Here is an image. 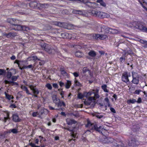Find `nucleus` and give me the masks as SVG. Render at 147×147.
Wrapping results in <instances>:
<instances>
[{
  "label": "nucleus",
  "instance_id": "obj_1",
  "mask_svg": "<svg viewBox=\"0 0 147 147\" xmlns=\"http://www.w3.org/2000/svg\"><path fill=\"white\" fill-rule=\"evenodd\" d=\"M99 90L98 89L92 90V91L90 92L87 94L88 96H92L89 97L88 100L84 101V103L87 105H90L91 102H95L96 99L99 98L98 94Z\"/></svg>",
  "mask_w": 147,
  "mask_h": 147
},
{
  "label": "nucleus",
  "instance_id": "obj_2",
  "mask_svg": "<svg viewBox=\"0 0 147 147\" xmlns=\"http://www.w3.org/2000/svg\"><path fill=\"white\" fill-rule=\"evenodd\" d=\"M86 127L90 128V130H88L87 131L92 132L93 130H95L99 133H102V131H103V128L102 126H99L98 127L97 125L95 124L92 123L89 121H87V124L85 125Z\"/></svg>",
  "mask_w": 147,
  "mask_h": 147
},
{
  "label": "nucleus",
  "instance_id": "obj_3",
  "mask_svg": "<svg viewBox=\"0 0 147 147\" xmlns=\"http://www.w3.org/2000/svg\"><path fill=\"white\" fill-rule=\"evenodd\" d=\"M41 47L42 49L48 53L49 54H54L55 53H58L59 52L57 48L53 49L51 46L46 43H42L41 45Z\"/></svg>",
  "mask_w": 147,
  "mask_h": 147
},
{
  "label": "nucleus",
  "instance_id": "obj_4",
  "mask_svg": "<svg viewBox=\"0 0 147 147\" xmlns=\"http://www.w3.org/2000/svg\"><path fill=\"white\" fill-rule=\"evenodd\" d=\"M100 28L101 29L100 31L101 32H105L107 33H110L113 34L118 33L119 32V31L116 29L107 27L104 26H100Z\"/></svg>",
  "mask_w": 147,
  "mask_h": 147
},
{
  "label": "nucleus",
  "instance_id": "obj_5",
  "mask_svg": "<svg viewBox=\"0 0 147 147\" xmlns=\"http://www.w3.org/2000/svg\"><path fill=\"white\" fill-rule=\"evenodd\" d=\"M132 76L133 78L132 82V83L137 85L138 84L139 82V75L138 73L132 72Z\"/></svg>",
  "mask_w": 147,
  "mask_h": 147
},
{
  "label": "nucleus",
  "instance_id": "obj_6",
  "mask_svg": "<svg viewBox=\"0 0 147 147\" xmlns=\"http://www.w3.org/2000/svg\"><path fill=\"white\" fill-rule=\"evenodd\" d=\"M136 27L142 31L147 32V28L146 27L144 24L142 22H138L136 23Z\"/></svg>",
  "mask_w": 147,
  "mask_h": 147
},
{
  "label": "nucleus",
  "instance_id": "obj_7",
  "mask_svg": "<svg viewBox=\"0 0 147 147\" xmlns=\"http://www.w3.org/2000/svg\"><path fill=\"white\" fill-rule=\"evenodd\" d=\"M130 76L129 73L125 72L122 74L121 77L122 80L123 82L127 83L129 82L128 77Z\"/></svg>",
  "mask_w": 147,
  "mask_h": 147
},
{
  "label": "nucleus",
  "instance_id": "obj_8",
  "mask_svg": "<svg viewBox=\"0 0 147 147\" xmlns=\"http://www.w3.org/2000/svg\"><path fill=\"white\" fill-rule=\"evenodd\" d=\"M29 86L30 90L32 91L33 94L32 95L34 97H37V95L39 94V91L36 88V86L30 85Z\"/></svg>",
  "mask_w": 147,
  "mask_h": 147
},
{
  "label": "nucleus",
  "instance_id": "obj_9",
  "mask_svg": "<svg viewBox=\"0 0 147 147\" xmlns=\"http://www.w3.org/2000/svg\"><path fill=\"white\" fill-rule=\"evenodd\" d=\"M140 144L139 142L136 139L134 138H131L128 143L129 146H135Z\"/></svg>",
  "mask_w": 147,
  "mask_h": 147
},
{
  "label": "nucleus",
  "instance_id": "obj_10",
  "mask_svg": "<svg viewBox=\"0 0 147 147\" xmlns=\"http://www.w3.org/2000/svg\"><path fill=\"white\" fill-rule=\"evenodd\" d=\"M94 39L96 40L101 39L104 40L106 39L107 36L105 34H94L93 35Z\"/></svg>",
  "mask_w": 147,
  "mask_h": 147
},
{
  "label": "nucleus",
  "instance_id": "obj_11",
  "mask_svg": "<svg viewBox=\"0 0 147 147\" xmlns=\"http://www.w3.org/2000/svg\"><path fill=\"white\" fill-rule=\"evenodd\" d=\"M109 15L106 13L100 12L97 10V17H98L104 18H108L109 16Z\"/></svg>",
  "mask_w": 147,
  "mask_h": 147
},
{
  "label": "nucleus",
  "instance_id": "obj_12",
  "mask_svg": "<svg viewBox=\"0 0 147 147\" xmlns=\"http://www.w3.org/2000/svg\"><path fill=\"white\" fill-rule=\"evenodd\" d=\"M90 71L89 69L87 67H84L82 69V75L88 76L90 74Z\"/></svg>",
  "mask_w": 147,
  "mask_h": 147
},
{
  "label": "nucleus",
  "instance_id": "obj_13",
  "mask_svg": "<svg viewBox=\"0 0 147 147\" xmlns=\"http://www.w3.org/2000/svg\"><path fill=\"white\" fill-rule=\"evenodd\" d=\"M67 124L68 125H71L72 124H75L77 122L74 119H71L69 118H67L66 120Z\"/></svg>",
  "mask_w": 147,
  "mask_h": 147
},
{
  "label": "nucleus",
  "instance_id": "obj_14",
  "mask_svg": "<svg viewBox=\"0 0 147 147\" xmlns=\"http://www.w3.org/2000/svg\"><path fill=\"white\" fill-rule=\"evenodd\" d=\"M13 120L15 122H18L20 121L18 116L17 114H13L12 116Z\"/></svg>",
  "mask_w": 147,
  "mask_h": 147
},
{
  "label": "nucleus",
  "instance_id": "obj_15",
  "mask_svg": "<svg viewBox=\"0 0 147 147\" xmlns=\"http://www.w3.org/2000/svg\"><path fill=\"white\" fill-rule=\"evenodd\" d=\"M38 3H37L35 1L32 2L29 4L30 6L32 8H34L36 7L37 6H38Z\"/></svg>",
  "mask_w": 147,
  "mask_h": 147
},
{
  "label": "nucleus",
  "instance_id": "obj_16",
  "mask_svg": "<svg viewBox=\"0 0 147 147\" xmlns=\"http://www.w3.org/2000/svg\"><path fill=\"white\" fill-rule=\"evenodd\" d=\"M86 5L90 8H93L95 7L96 4L95 3L89 2L88 1L86 4Z\"/></svg>",
  "mask_w": 147,
  "mask_h": 147
},
{
  "label": "nucleus",
  "instance_id": "obj_17",
  "mask_svg": "<svg viewBox=\"0 0 147 147\" xmlns=\"http://www.w3.org/2000/svg\"><path fill=\"white\" fill-rule=\"evenodd\" d=\"M22 26L20 25L19 24H18L16 25V26H13V27L12 29L15 30H22Z\"/></svg>",
  "mask_w": 147,
  "mask_h": 147
},
{
  "label": "nucleus",
  "instance_id": "obj_18",
  "mask_svg": "<svg viewBox=\"0 0 147 147\" xmlns=\"http://www.w3.org/2000/svg\"><path fill=\"white\" fill-rule=\"evenodd\" d=\"M52 98L53 102L56 104L60 100L57 98V96L55 95H52Z\"/></svg>",
  "mask_w": 147,
  "mask_h": 147
},
{
  "label": "nucleus",
  "instance_id": "obj_19",
  "mask_svg": "<svg viewBox=\"0 0 147 147\" xmlns=\"http://www.w3.org/2000/svg\"><path fill=\"white\" fill-rule=\"evenodd\" d=\"M55 105H57L58 107H61L62 106H63L64 107L65 106V103L63 101H60V100H59V101L57 103V104H56Z\"/></svg>",
  "mask_w": 147,
  "mask_h": 147
},
{
  "label": "nucleus",
  "instance_id": "obj_20",
  "mask_svg": "<svg viewBox=\"0 0 147 147\" xmlns=\"http://www.w3.org/2000/svg\"><path fill=\"white\" fill-rule=\"evenodd\" d=\"M71 35V34H69L68 33H62L61 34V36L64 38H68V36H69V35Z\"/></svg>",
  "mask_w": 147,
  "mask_h": 147
},
{
  "label": "nucleus",
  "instance_id": "obj_21",
  "mask_svg": "<svg viewBox=\"0 0 147 147\" xmlns=\"http://www.w3.org/2000/svg\"><path fill=\"white\" fill-rule=\"evenodd\" d=\"M38 5L39 6L43 8H47L49 6V5L47 4L38 3Z\"/></svg>",
  "mask_w": 147,
  "mask_h": 147
},
{
  "label": "nucleus",
  "instance_id": "obj_22",
  "mask_svg": "<svg viewBox=\"0 0 147 147\" xmlns=\"http://www.w3.org/2000/svg\"><path fill=\"white\" fill-rule=\"evenodd\" d=\"M65 129H67V130L69 131H71L72 132L71 133V136L72 137L74 138H76V134H74L73 132V129H71L69 128H65Z\"/></svg>",
  "mask_w": 147,
  "mask_h": 147
},
{
  "label": "nucleus",
  "instance_id": "obj_23",
  "mask_svg": "<svg viewBox=\"0 0 147 147\" xmlns=\"http://www.w3.org/2000/svg\"><path fill=\"white\" fill-rule=\"evenodd\" d=\"M75 55L77 57H81L83 56V54L81 52L77 51L75 53Z\"/></svg>",
  "mask_w": 147,
  "mask_h": 147
},
{
  "label": "nucleus",
  "instance_id": "obj_24",
  "mask_svg": "<svg viewBox=\"0 0 147 147\" xmlns=\"http://www.w3.org/2000/svg\"><path fill=\"white\" fill-rule=\"evenodd\" d=\"M88 55L92 57H94L96 55V52L94 51H90L88 53Z\"/></svg>",
  "mask_w": 147,
  "mask_h": 147
},
{
  "label": "nucleus",
  "instance_id": "obj_25",
  "mask_svg": "<svg viewBox=\"0 0 147 147\" xmlns=\"http://www.w3.org/2000/svg\"><path fill=\"white\" fill-rule=\"evenodd\" d=\"M71 85V81L69 80H67L65 84V87L67 89L69 88Z\"/></svg>",
  "mask_w": 147,
  "mask_h": 147
},
{
  "label": "nucleus",
  "instance_id": "obj_26",
  "mask_svg": "<svg viewBox=\"0 0 147 147\" xmlns=\"http://www.w3.org/2000/svg\"><path fill=\"white\" fill-rule=\"evenodd\" d=\"M127 56L124 55H122V56L120 58L119 60L120 62L121 63H123L125 60V57Z\"/></svg>",
  "mask_w": 147,
  "mask_h": 147
},
{
  "label": "nucleus",
  "instance_id": "obj_27",
  "mask_svg": "<svg viewBox=\"0 0 147 147\" xmlns=\"http://www.w3.org/2000/svg\"><path fill=\"white\" fill-rule=\"evenodd\" d=\"M136 102V100L134 99H129L127 100V102L129 105L130 104H134Z\"/></svg>",
  "mask_w": 147,
  "mask_h": 147
},
{
  "label": "nucleus",
  "instance_id": "obj_28",
  "mask_svg": "<svg viewBox=\"0 0 147 147\" xmlns=\"http://www.w3.org/2000/svg\"><path fill=\"white\" fill-rule=\"evenodd\" d=\"M96 2L97 3H99L100 5L103 7H105L106 6V3L102 0H97Z\"/></svg>",
  "mask_w": 147,
  "mask_h": 147
},
{
  "label": "nucleus",
  "instance_id": "obj_29",
  "mask_svg": "<svg viewBox=\"0 0 147 147\" xmlns=\"http://www.w3.org/2000/svg\"><path fill=\"white\" fill-rule=\"evenodd\" d=\"M102 89L104 91L106 92H109V90L107 89V86L106 84H104L101 86Z\"/></svg>",
  "mask_w": 147,
  "mask_h": 147
},
{
  "label": "nucleus",
  "instance_id": "obj_30",
  "mask_svg": "<svg viewBox=\"0 0 147 147\" xmlns=\"http://www.w3.org/2000/svg\"><path fill=\"white\" fill-rule=\"evenodd\" d=\"M44 114V110L41 109L38 113V117H41V116H43Z\"/></svg>",
  "mask_w": 147,
  "mask_h": 147
},
{
  "label": "nucleus",
  "instance_id": "obj_31",
  "mask_svg": "<svg viewBox=\"0 0 147 147\" xmlns=\"http://www.w3.org/2000/svg\"><path fill=\"white\" fill-rule=\"evenodd\" d=\"M14 19L13 18H8L7 20V21L8 23H9L12 25L13 24H15L13 23Z\"/></svg>",
  "mask_w": 147,
  "mask_h": 147
},
{
  "label": "nucleus",
  "instance_id": "obj_32",
  "mask_svg": "<svg viewBox=\"0 0 147 147\" xmlns=\"http://www.w3.org/2000/svg\"><path fill=\"white\" fill-rule=\"evenodd\" d=\"M139 128V127L138 126V125H134L133 126V127L132 128V130L134 131H137L138 130Z\"/></svg>",
  "mask_w": 147,
  "mask_h": 147
},
{
  "label": "nucleus",
  "instance_id": "obj_33",
  "mask_svg": "<svg viewBox=\"0 0 147 147\" xmlns=\"http://www.w3.org/2000/svg\"><path fill=\"white\" fill-rule=\"evenodd\" d=\"M12 73L11 72L8 71L7 73L6 77L8 80L10 79L12 77Z\"/></svg>",
  "mask_w": 147,
  "mask_h": 147
},
{
  "label": "nucleus",
  "instance_id": "obj_34",
  "mask_svg": "<svg viewBox=\"0 0 147 147\" xmlns=\"http://www.w3.org/2000/svg\"><path fill=\"white\" fill-rule=\"evenodd\" d=\"M112 139L111 138H105V143H109L112 142Z\"/></svg>",
  "mask_w": 147,
  "mask_h": 147
},
{
  "label": "nucleus",
  "instance_id": "obj_35",
  "mask_svg": "<svg viewBox=\"0 0 147 147\" xmlns=\"http://www.w3.org/2000/svg\"><path fill=\"white\" fill-rule=\"evenodd\" d=\"M69 1H79L81 2H83L84 3L86 4H87L88 1V0H69Z\"/></svg>",
  "mask_w": 147,
  "mask_h": 147
},
{
  "label": "nucleus",
  "instance_id": "obj_36",
  "mask_svg": "<svg viewBox=\"0 0 147 147\" xmlns=\"http://www.w3.org/2000/svg\"><path fill=\"white\" fill-rule=\"evenodd\" d=\"M20 22L19 20L14 19L13 23L15 24H13V26H16V25L19 24H18L20 23Z\"/></svg>",
  "mask_w": 147,
  "mask_h": 147
},
{
  "label": "nucleus",
  "instance_id": "obj_37",
  "mask_svg": "<svg viewBox=\"0 0 147 147\" xmlns=\"http://www.w3.org/2000/svg\"><path fill=\"white\" fill-rule=\"evenodd\" d=\"M19 77V76H13L11 77V81H16L18 78Z\"/></svg>",
  "mask_w": 147,
  "mask_h": 147
},
{
  "label": "nucleus",
  "instance_id": "obj_38",
  "mask_svg": "<svg viewBox=\"0 0 147 147\" xmlns=\"http://www.w3.org/2000/svg\"><path fill=\"white\" fill-rule=\"evenodd\" d=\"M7 117H4V120L3 121L5 123L6 122L7 120L10 119V118L9 117V114L8 113H7Z\"/></svg>",
  "mask_w": 147,
  "mask_h": 147
},
{
  "label": "nucleus",
  "instance_id": "obj_39",
  "mask_svg": "<svg viewBox=\"0 0 147 147\" xmlns=\"http://www.w3.org/2000/svg\"><path fill=\"white\" fill-rule=\"evenodd\" d=\"M22 30L24 31H28L30 30V28L28 27L25 26H22Z\"/></svg>",
  "mask_w": 147,
  "mask_h": 147
},
{
  "label": "nucleus",
  "instance_id": "obj_40",
  "mask_svg": "<svg viewBox=\"0 0 147 147\" xmlns=\"http://www.w3.org/2000/svg\"><path fill=\"white\" fill-rule=\"evenodd\" d=\"M97 10H94L91 11L92 14L94 16H97Z\"/></svg>",
  "mask_w": 147,
  "mask_h": 147
},
{
  "label": "nucleus",
  "instance_id": "obj_41",
  "mask_svg": "<svg viewBox=\"0 0 147 147\" xmlns=\"http://www.w3.org/2000/svg\"><path fill=\"white\" fill-rule=\"evenodd\" d=\"M73 13H74L76 14H81L82 12L81 11L79 10H74L73 11Z\"/></svg>",
  "mask_w": 147,
  "mask_h": 147
},
{
  "label": "nucleus",
  "instance_id": "obj_42",
  "mask_svg": "<svg viewBox=\"0 0 147 147\" xmlns=\"http://www.w3.org/2000/svg\"><path fill=\"white\" fill-rule=\"evenodd\" d=\"M127 54L131 55L133 53L131 49L129 48L128 50H127Z\"/></svg>",
  "mask_w": 147,
  "mask_h": 147
},
{
  "label": "nucleus",
  "instance_id": "obj_43",
  "mask_svg": "<svg viewBox=\"0 0 147 147\" xmlns=\"http://www.w3.org/2000/svg\"><path fill=\"white\" fill-rule=\"evenodd\" d=\"M46 86L47 87L49 90H51L52 89V87L50 84L48 83L47 84Z\"/></svg>",
  "mask_w": 147,
  "mask_h": 147
},
{
  "label": "nucleus",
  "instance_id": "obj_44",
  "mask_svg": "<svg viewBox=\"0 0 147 147\" xmlns=\"http://www.w3.org/2000/svg\"><path fill=\"white\" fill-rule=\"evenodd\" d=\"M10 130L11 131V132L13 133V134H16L18 133V131L16 129H11Z\"/></svg>",
  "mask_w": 147,
  "mask_h": 147
},
{
  "label": "nucleus",
  "instance_id": "obj_45",
  "mask_svg": "<svg viewBox=\"0 0 147 147\" xmlns=\"http://www.w3.org/2000/svg\"><path fill=\"white\" fill-rule=\"evenodd\" d=\"M61 74L64 76H67L68 75L67 72L64 70L61 71Z\"/></svg>",
  "mask_w": 147,
  "mask_h": 147
},
{
  "label": "nucleus",
  "instance_id": "obj_46",
  "mask_svg": "<svg viewBox=\"0 0 147 147\" xmlns=\"http://www.w3.org/2000/svg\"><path fill=\"white\" fill-rule=\"evenodd\" d=\"M49 108L51 110H60L61 109L62 111H63V109L62 108H57L56 109H55L53 107H51V106H49Z\"/></svg>",
  "mask_w": 147,
  "mask_h": 147
},
{
  "label": "nucleus",
  "instance_id": "obj_47",
  "mask_svg": "<svg viewBox=\"0 0 147 147\" xmlns=\"http://www.w3.org/2000/svg\"><path fill=\"white\" fill-rule=\"evenodd\" d=\"M10 82V84L12 86L18 85V83L16 82H14L13 81H11V82Z\"/></svg>",
  "mask_w": 147,
  "mask_h": 147
},
{
  "label": "nucleus",
  "instance_id": "obj_48",
  "mask_svg": "<svg viewBox=\"0 0 147 147\" xmlns=\"http://www.w3.org/2000/svg\"><path fill=\"white\" fill-rule=\"evenodd\" d=\"M21 88L24 91H26L28 89L25 86L22 85L21 86Z\"/></svg>",
  "mask_w": 147,
  "mask_h": 147
},
{
  "label": "nucleus",
  "instance_id": "obj_49",
  "mask_svg": "<svg viewBox=\"0 0 147 147\" xmlns=\"http://www.w3.org/2000/svg\"><path fill=\"white\" fill-rule=\"evenodd\" d=\"M5 94L7 98V99H8L9 100H10L11 99V95H10L7 94L5 92Z\"/></svg>",
  "mask_w": 147,
  "mask_h": 147
},
{
  "label": "nucleus",
  "instance_id": "obj_50",
  "mask_svg": "<svg viewBox=\"0 0 147 147\" xmlns=\"http://www.w3.org/2000/svg\"><path fill=\"white\" fill-rule=\"evenodd\" d=\"M5 72V71L4 69H0V76L3 75Z\"/></svg>",
  "mask_w": 147,
  "mask_h": 147
},
{
  "label": "nucleus",
  "instance_id": "obj_51",
  "mask_svg": "<svg viewBox=\"0 0 147 147\" xmlns=\"http://www.w3.org/2000/svg\"><path fill=\"white\" fill-rule=\"evenodd\" d=\"M55 25L61 27H62L63 26V24L62 23L60 22L57 23V24H55Z\"/></svg>",
  "mask_w": 147,
  "mask_h": 147
},
{
  "label": "nucleus",
  "instance_id": "obj_52",
  "mask_svg": "<svg viewBox=\"0 0 147 147\" xmlns=\"http://www.w3.org/2000/svg\"><path fill=\"white\" fill-rule=\"evenodd\" d=\"M84 97L83 95L81 93H79L78 94V98L79 99H82Z\"/></svg>",
  "mask_w": 147,
  "mask_h": 147
},
{
  "label": "nucleus",
  "instance_id": "obj_53",
  "mask_svg": "<svg viewBox=\"0 0 147 147\" xmlns=\"http://www.w3.org/2000/svg\"><path fill=\"white\" fill-rule=\"evenodd\" d=\"M5 35L8 38H10V37H11V32H10L8 34H5Z\"/></svg>",
  "mask_w": 147,
  "mask_h": 147
},
{
  "label": "nucleus",
  "instance_id": "obj_54",
  "mask_svg": "<svg viewBox=\"0 0 147 147\" xmlns=\"http://www.w3.org/2000/svg\"><path fill=\"white\" fill-rule=\"evenodd\" d=\"M122 54V55H124L125 56H127L128 55V54H127V51L125 50H123Z\"/></svg>",
  "mask_w": 147,
  "mask_h": 147
},
{
  "label": "nucleus",
  "instance_id": "obj_55",
  "mask_svg": "<svg viewBox=\"0 0 147 147\" xmlns=\"http://www.w3.org/2000/svg\"><path fill=\"white\" fill-rule=\"evenodd\" d=\"M141 91V90H136V91H135L134 92V93L137 94H140V92Z\"/></svg>",
  "mask_w": 147,
  "mask_h": 147
},
{
  "label": "nucleus",
  "instance_id": "obj_56",
  "mask_svg": "<svg viewBox=\"0 0 147 147\" xmlns=\"http://www.w3.org/2000/svg\"><path fill=\"white\" fill-rule=\"evenodd\" d=\"M27 59L28 61H34V59L33 58V56L30 57H28L27 58Z\"/></svg>",
  "mask_w": 147,
  "mask_h": 147
},
{
  "label": "nucleus",
  "instance_id": "obj_57",
  "mask_svg": "<svg viewBox=\"0 0 147 147\" xmlns=\"http://www.w3.org/2000/svg\"><path fill=\"white\" fill-rule=\"evenodd\" d=\"M32 115L33 117H36L37 115H38V113L37 112H34L32 113Z\"/></svg>",
  "mask_w": 147,
  "mask_h": 147
},
{
  "label": "nucleus",
  "instance_id": "obj_58",
  "mask_svg": "<svg viewBox=\"0 0 147 147\" xmlns=\"http://www.w3.org/2000/svg\"><path fill=\"white\" fill-rule=\"evenodd\" d=\"M72 73L74 75L75 77H77L79 76L78 74L76 72H75L74 73Z\"/></svg>",
  "mask_w": 147,
  "mask_h": 147
},
{
  "label": "nucleus",
  "instance_id": "obj_59",
  "mask_svg": "<svg viewBox=\"0 0 147 147\" xmlns=\"http://www.w3.org/2000/svg\"><path fill=\"white\" fill-rule=\"evenodd\" d=\"M30 145L32 147H39L40 146H36L34 143H31L30 144Z\"/></svg>",
  "mask_w": 147,
  "mask_h": 147
},
{
  "label": "nucleus",
  "instance_id": "obj_60",
  "mask_svg": "<svg viewBox=\"0 0 147 147\" xmlns=\"http://www.w3.org/2000/svg\"><path fill=\"white\" fill-rule=\"evenodd\" d=\"M53 87L55 88H58L59 87L58 84L56 83L53 84Z\"/></svg>",
  "mask_w": 147,
  "mask_h": 147
},
{
  "label": "nucleus",
  "instance_id": "obj_61",
  "mask_svg": "<svg viewBox=\"0 0 147 147\" xmlns=\"http://www.w3.org/2000/svg\"><path fill=\"white\" fill-rule=\"evenodd\" d=\"M110 109L112 112L114 113H116V111L112 107H110Z\"/></svg>",
  "mask_w": 147,
  "mask_h": 147
},
{
  "label": "nucleus",
  "instance_id": "obj_62",
  "mask_svg": "<svg viewBox=\"0 0 147 147\" xmlns=\"http://www.w3.org/2000/svg\"><path fill=\"white\" fill-rule=\"evenodd\" d=\"M136 102H137V103H141L142 100H141V98L140 97H139L138 98V100L137 101H136Z\"/></svg>",
  "mask_w": 147,
  "mask_h": 147
},
{
  "label": "nucleus",
  "instance_id": "obj_63",
  "mask_svg": "<svg viewBox=\"0 0 147 147\" xmlns=\"http://www.w3.org/2000/svg\"><path fill=\"white\" fill-rule=\"evenodd\" d=\"M22 7L24 8H25L27 7V5L26 3H23L22 4Z\"/></svg>",
  "mask_w": 147,
  "mask_h": 147
},
{
  "label": "nucleus",
  "instance_id": "obj_64",
  "mask_svg": "<svg viewBox=\"0 0 147 147\" xmlns=\"http://www.w3.org/2000/svg\"><path fill=\"white\" fill-rule=\"evenodd\" d=\"M59 85L61 87H62L63 86H64V83L63 82H59Z\"/></svg>",
  "mask_w": 147,
  "mask_h": 147
}]
</instances>
